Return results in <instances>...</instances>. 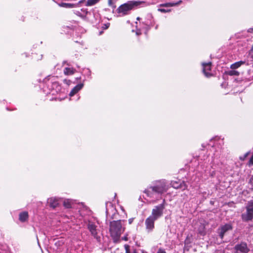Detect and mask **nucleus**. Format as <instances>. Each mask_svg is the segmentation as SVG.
<instances>
[{
    "label": "nucleus",
    "instance_id": "nucleus-1",
    "mask_svg": "<svg viewBox=\"0 0 253 253\" xmlns=\"http://www.w3.org/2000/svg\"><path fill=\"white\" fill-rule=\"evenodd\" d=\"M168 190V186L165 180L156 181L153 185L148 187L144 191V193L148 197H152L154 193L162 194Z\"/></svg>",
    "mask_w": 253,
    "mask_h": 253
},
{
    "label": "nucleus",
    "instance_id": "nucleus-2",
    "mask_svg": "<svg viewBox=\"0 0 253 253\" xmlns=\"http://www.w3.org/2000/svg\"><path fill=\"white\" fill-rule=\"evenodd\" d=\"M125 227H123L121 220H113L109 224V232L114 243L120 242L121 234L124 232Z\"/></svg>",
    "mask_w": 253,
    "mask_h": 253
},
{
    "label": "nucleus",
    "instance_id": "nucleus-3",
    "mask_svg": "<svg viewBox=\"0 0 253 253\" xmlns=\"http://www.w3.org/2000/svg\"><path fill=\"white\" fill-rule=\"evenodd\" d=\"M139 4V2L136 1H128L121 4L116 10L117 13L121 16H124L130 13L131 10Z\"/></svg>",
    "mask_w": 253,
    "mask_h": 253
},
{
    "label": "nucleus",
    "instance_id": "nucleus-4",
    "mask_svg": "<svg viewBox=\"0 0 253 253\" xmlns=\"http://www.w3.org/2000/svg\"><path fill=\"white\" fill-rule=\"evenodd\" d=\"M246 212L242 213L241 218L244 222H248L253 219V200L248 201L246 207Z\"/></svg>",
    "mask_w": 253,
    "mask_h": 253
},
{
    "label": "nucleus",
    "instance_id": "nucleus-5",
    "mask_svg": "<svg viewBox=\"0 0 253 253\" xmlns=\"http://www.w3.org/2000/svg\"><path fill=\"white\" fill-rule=\"evenodd\" d=\"M165 203L166 201L164 199L162 204L155 206L152 210V213L150 216L157 220L161 217L163 214L164 210L165 208Z\"/></svg>",
    "mask_w": 253,
    "mask_h": 253
},
{
    "label": "nucleus",
    "instance_id": "nucleus-6",
    "mask_svg": "<svg viewBox=\"0 0 253 253\" xmlns=\"http://www.w3.org/2000/svg\"><path fill=\"white\" fill-rule=\"evenodd\" d=\"M235 253H248L250 251L247 244L244 242H241L240 244H237L234 247Z\"/></svg>",
    "mask_w": 253,
    "mask_h": 253
},
{
    "label": "nucleus",
    "instance_id": "nucleus-7",
    "mask_svg": "<svg viewBox=\"0 0 253 253\" xmlns=\"http://www.w3.org/2000/svg\"><path fill=\"white\" fill-rule=\"evenodd\" d=\"M97 227V226L92 222L89 221L87 225V228L91 235L97 241H100V237L98 235Z\"/></svg>",
    "mask_w": 253,
    "mask_h": 253
},
{
    "label": "nucleus",
    "instance_id": "nucleus-8",
    "mask_svg": "<svg viewBox=\"0 0 253 253\" xmlns=\"http://www.w3.org/2000/svg\"><path fill=\"white\" fill-rule=\"evenodd\" d=\"M157 220L151 216H149L145 221L146 230L148 232H151L155 228V221Z\"/></svg>",
    "mask_w": 253,
    "mask_h": 253
},
{
    "label": "nucleus",
    "instance_id": "nucleus-9",
    "mask_svg": "<svg viewBox=\"0 0 253 253\" xmlns=\"http://www.w3.org/2000/svg\"><path fill=\"white\" fill-rule=\"evenodd\" d=\"M171 185L174 189H181L182 191L186 190L188 187V185L184 181H181L179 179L171 181Z\"/></svg>",
    "mask_w": 253,
    "mask_h": 253
},
{
    "label": "nucleus",
    "instance_id": "nucleus-10",
    "mask_svg": "<svg viewBox=\"0 0 253 253\" xmlns=\"http://www.w3.org/2000/svg\"><path fill=\"white\" fill-rule=\"evenodd\" d=\"M211 62L203 63L202 64L203 66V72L207 78H210L213 76V74L210 72L211 70Z\"/></svg>",
    "mask_w": 253,
    "mask_h": 253
},
{
    "label": "nucleus",
    "instance_id": "nucleus-11",
    "mask_svg": "<svg viewBox=\"0 0 253 253\" xmlns=\"http://www.w3.org/2000/svg\"><path fill=\"white\" fill-rule=\"evenodd\" d=\"M232 229V226L229 224H226L221 226L218 229L219 236L221 239H223L225 234L229 230Z\"/></svg>",
    "mask_w": 253,
    "mask_h": 253
},
{
    "label": "nucleus",
    "instance_id": "nucleus-12",
    "mask_svg": "<svg viewBox=\"0 0 253 253\" xmlns=\"http://www.w3.org/2000/svg\"><path fill=\"white\" fill-rule=\"evenodd\" d=\"M48 203L51 208L55 209L59 206L58 199L55 198H50L48 200Z\"/></svg>",
    "mask_w": 253,
    "mask_h": 253
},
{
    "label": "nucleus",
    "instance_id": "nucleus-13",
    "mask_svg": "<svg viewBox=\"0 0 253 253\" xmlns=\"http://www.w3.org/2000/svg\"><path fill=\"white\" fill-rule=\"evenodd\" d=\"M84 84H80L75 86L70 91L69 95L70 96H73L76 94L80 90H81L83 87Z\"/></svg>",
    "mask_w": 253,
    "mask_h": 253
},
{
    "label": "nucleus",
    "instance_id": "nucleus-14",
    "mask_svg": "<svg viewBox=\"0 0 253 253\" xmlns=\"http://www.w3.org/2000/svg\"><path fill=\"white\" fill-rule=\"evenodd\" d=\"M29 214L27 211H23L20 213L19 215V219L22 222H26L28 220Z\"/></svg>",
    "mask_w": 253,
    "mask_h": 253
},
{
    "label": "nucleus",
    "instance_id": "nucleus-15",
    "mask_svg": "<svg viewBox=\"0 0 253 253\" xmlns=\"http://www.w3.org/2000/svg\"><path fill=\"white\" fill-rule=\"evenodd\" d=\"M76 72V69L73 68L66 67L64 69V74L66 75H71L74 74Z\"/></svg>",
    "mask_w": 253,
    "mask_h": 253
},
{
    "label": "nucleus",
    "instance_id": "nucleus-16",
    "mask_svg": "<svg viewBox=\"0 0 253 253\" xmlns=\"http://www.w3.org/2000/svg\"><path fill=\"white\" fill-rule=\"evenodd\" d=\"M245 63V61H240L237 62H235L230 66V68L231 69H236L240 67L241 65L244 64Z\"/></svg>",
    "mask_w": 253,
    "mask_h": 253
},
{
    "label": "nucleus",
    "instance_id": "nucleus-17",
    "mask_svg": "<svg viewBox=\"0 0 253 253\" xmlns=\"http://www.w3.org/2000/svg\"><path fill=\"white\" fill-rule=\"evenodd\" d=\"M181 2V0L179 1L178 2H167L163 4H161L160 6L161 7H171L179 4Z\"/></svg>",
    "mask_w": 253,
    "mask_h": 253
},
{
    "label": "nucleus",
    "instance_id": "nucleus-18",
    "mask_svg": "<svg viewBox=\"0 0 253 253\" xmlns=\"http://www.w3.org/2000/svg\"><path fill=\"white\" fill-rule=\"evenodd\" d=\"M225 74L230 76H238L240 75V73L235 70V69H232V70L225 72Z\"/></svg>",
    "mask_w": 253,
    "mask_h": 253
},
{
    "label": "nucleus",
    "instance_id": "nucleus-19",
    "mask_svg": "<svg viewBox=\"0 0 253 253\" xmlns=\"http://www.w3.org/2000/svg\"><path fill=\"white\" fill-rule=\"evenodd\" d=\"M73 203L69 200H65L63 202V206L65 208L70 209L72 208Z\"/></svg>",
    "mask_w": 253,
    "mask_h": 253
},
{
    "label": "nucleus",
    "instance_id": "nucleus-20",
    "mask_svg": "<svg viewBox=\"0 0 253 253\" xmlns=\"http://www.w3.org/2000/svg\"><path fill=\"white\" fill-rule=\"evenodd\" d=\"M99 1L100 0H87L86 5L88 6H92L98 3Z\"/></svg>",
    "mask_w": 253,
    "mask_h": 253
},
{
    "label": "nucleus",
    "instance_id": "nucleus-21",
    "mask_svg": "<svg viewBox=\"0 0 253 253\" xmlns=\"http://www.w3.org/2000/svg\"><path fill=\"white\" fill-rule=\"evenodd\" d=\"M108 5L113 9L116 8V5L114 2V0H108Z\"/></svg>",
    "mask_w": 253,
    "mask_h": 253
},
{
    "label": "nucleus",
    "instance_id": "nucleus-22",
    "mask_svg": "<svg viewBox=\"0 0 253 253\" xmlns=\"http://www.w3.org/2000/svg\"><path fill=\"white\" fill-rule=\"evenodd\" d=\"M250 154V152H248L244 154V155L243 157H240V160L241 161H245L246 158L249 156Z\"/></svg>",
    "mask_w": 253,
    "mask_h": 253
},
{
    "label": "nucleus",
    "instance_id": "nucleus-23",
    "mask_svg": "<svg viewBox=\"0 0 253 253\" xmlns=\"http://www.w3.org/2000/svg\"><path fill=\"white\" fill-rule=\"evenodd\" d=\"M124 247L126 251L125 253H130V246L128 245H125Z\"/></svg>",
    "mask_w": 253,
    "mask_h": 253
},
{
    "label": "nucleus",
    "instance_id": "nucleus-24",
    "mask_svg": "<svg viewBox=\"0 0 253 253\" xmlns=\"http://www.w3.org/2000/svg\"><path fill=\"white\" fill-rule=\"evenodd\" d=\"M158 10L163 13H166L170 11V9H165L164 8H159Z\"/></svg>",
    "mask_w": 253,
    "mask_h": 253
},
{
    "label": "nucleus",
    "instance_id": "nucleus-25",
    "mask_svg": "<svg viewBox=\"0 0 253 253\" xmlns=\"http://www.w3.org/2000/svg\"><path fill=\"white\" fill-rule=\"evenodd\" d=\"M157 253H167L165 250L163 248H159Z\"/></svg>",
    "mask_w": 253,
    "mask_h": 253
},
{
    "label": "nucleus",
    "instance_id": "nucleus-26",
    "mask_svg": "<svg viewBox=\"0 0 253 253\" xmlns=\"http://www.w3.org/2000/svg\"><path fill=\"white\" fill-rule=\"evenodd\" d=\"M249 183L251 184L253 188V175H252L249 180Z\"/></svg>",
    "mask_w": 253,
    "mask_h": 253
},
{
    "label": "nucleus",
    "instance_id": "nucleus-27",
    "mask_svg": "<svg viewBox=\"0 0 253 253\" xmlns=\"http://www.w3.org/2000/svg\"><path fill=\"white\" fill-rule=\"evenodd\" d=\"M63 82L64 84H66L68 85H69L70 84H71V81L69 80H67V79H64L63 80Z\"/></svg>",
    "mask_w": 253,
    "mask_h": 253
},
{
    "label": "nucleus",
    "instance_id": "nucleus-28",
    "mask_svg": "<svg viewBox=\"0 0 253 253\" xmlns=\"http://www.w3.org/2000/svg\"><path fill=\"white\" fill-rule=\"evenodd\" d=\"M62 4L65 5V7H69V8L72 7V6H73V4H70V3H63Z\"/></svg>",
    "mask_w": 253,
    "mask_h": 253
},
{
    "label": "nucleus",
    "instance_id": "nucleus-29",
    "mask_svg": "<svg viewBox=\"0 0 253 253\" xmlns=\"http://www.w3.org/2000/svg\"><path fill=\"white\" fill-rule=\"evenodd\" d=\"M122 240H125L126 241H128L127 234L124 237L122 238Z\"/></svg>",
    "mask_w": 253,
    "mask_h": 253
},
{
    "label": "nucleus",
    "instance_id": "nucleus-30",
    "mask_svg": "<svg viewBox=\"0 0 253 253\" xmlns=\"http://www.w3.org/2000/svg\"><path fill=\"white\" fill-rule=\"evenodd\" d=\"M133 220H134V218H130L128 219V223L129 224H131L132 222L133 221Z\"/></svg>",
    "mask_w": 253,
    "mask_h": 253
},
{
    "label": "nucleus",
    "instance_id": "nucleus-31",
    "mask_svg": "<svg viewBox=\"0 0 253 253\" xmlns=\"http://www.w3.org/2000/svg\"><path fill=\"white\" fill-rule=\"evenodd\" d=\"M52 85H53V86H58V85H59V83H58V82H53V83H52Z\"/></svg>",
    "mask_w": 253,
    "mask_h": 253
},
{
    "label": "nucleus",
    "instance_id": "nucleus-32",
    "mask_svg": "<svg viewBox=\"0 0 253 253\" xmlns=\"http://www.w3.org/2000/svg\"><path fill=\"white\" fill-rule=\"evenodd\" d=\"M105 27L104 28L105 29H106L108 28L109 26L107 24L105 25Z\"/></svg>",
    "mask_w": 253,
    "mask_h": 253
},
{
    "label": "nucleus",
    "instance_id": "nucleus-33",
    "mask_svg": "<svg viewBox=\"0 0 253 253\" xmlns=\"http://www.w3.org/2000/svg\"><path fill=\"white\" fill-rule=\"evenodd\" d=\"M136 34H137V35H140V34H141V33H140V32H138V31H137V32H136Z\"/></svg>",
    "mask_w": 253,
    "mask_h": 253
},
{
    "label": "nucleus",
    "instance_id": "nucleus-34",
    "mask_svg": "<svg viewBox=\"0 0 253 253\" xmlns=\"http://www.w3.org/2000/svg\"><path fill=\"white\" fill-rule=\"evenodd\" d=\"M249 226L250 227H253V225H250V224H249Z\"/></svg>",
    "mask_w": 253,
    "mask_h": 253
},
{
    "label": "nucleus",
    "instance_id": "nucleus-35",
    "mask_svg": "<svg viewBox=\"0 0 253 253\" xmlns=\"http://www.w3.org/2000/svg\"><path fill=\"white\" fill-rule=\"evenodd\" d=\"M137 20H139V17H138V18H137Z\"/></svg>",
    "mask_w": 253,
    "mask_h": 253
},
{
    "label": "nucleus",
    "instance_id": "nucleus-36",
    "mask_svg": "<svg viewBox=\"0 0 253 253\" xmlns=\"http://www.w3.org/2000/svg\"><path fill=\"white\" fill-rule=\"evenodd\" d=\"M252 58L253 59V55L252 56Z\"/></svg>",
    "mask_w": 253,
    "mask_h": 253
}]
</instances>
